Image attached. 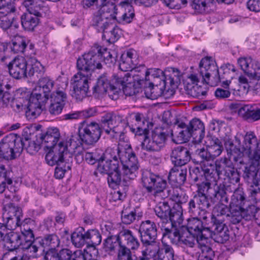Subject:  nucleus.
<instances>
[{
	"label": "nucleus",
	"mask_w": 260,
	"mask_h": 260,
	"mask_svg": "<svg viewBox=\"0 0 260 260\" xmlns=\"http://www.w3.org/2000/svg\"><path fill=\"white\" fill-rule=\"evenodd\" d=\"M76 66L78 71L71 79L73 88L72 96L80 101L88 96V82L98 69L97 52L94 49L85 53L77 59Z\"/></svg>",
	"instance_id": "f257e3e1"
},
{
	"label": "nucleus",
	"mask_w": 260,
	"mask_h": 260,
	"mask_svg": "<svg viewBox=\"0 0 260 260\" xmlns=\"http://www.w3.org/2000/svg\"><path fill=\"white\" fill-rule=\"evenodd\" d=\"M54 86V81L49 77L39 79L38 88L32 91L26 105V115L28 118H36L41 114L42 104L49 100Z\"/></svg>",
	"instance_id": "f03ea898"
},
{
	"label": "nucleus",
	"mask_w": 260,
	"mask_h": 260,
	"mask_svg": "<svg viewBox=\"0 0 260 260\" xmlns=\"http://www.w3.org/2000/svg\"><path fill=\"white\" fill-rule=\"evenodd\" d=\"M112 150L107 148L99 158V172L107 176L109 186L112 188L119 185L121 180L120 165L112 155Z\"/></svg>",
	"instance_id": "7ed1b4c3"
},
{
	"label": "nucleus",
	"mask_w": 260,
	"mask_h": 260,
	"mask_svg": "<svg viewBox=\"0 0 260 260\" xmlns=\"http://www.w3.org/2000/svg\"><path fill=\"white\" fill-rule=\"evenodd\" d=\"M141 180L147 192L155 200L167 198L171 194L166 180L149 171L143 172Z\"/></svg>",
	"instance_id": "20e7f679"
},
{
	"label": "nucleus",
	"mask_w": 260,
	"mask_h": 260,
	"mask_svg": "<svg viewBox=\"0 0 260 260\" xmlns=\"http://www.w3.org/2000/svg\"><path fill=\"white\" fill-rule=\"evenodd\" d=\"M230 147H226V149L230 155V158L240 164L244 163L242 157L244 155L250 158V156L255 154L256 152L260 151V146H258L257 138L252 132L246 134L244 137L243 143L239 148H236L232 143L230 144Z\"/></svg>",
	"instance_id": "39448f33"
},
{
	"label": "nucleus",
	"mask_w": 260,
	"mask_h": 260,
	"mask_svg": "<svg viewBox=\"0 0 260 260\" xmlns=\"http://www.w3.org/2000/svg\"><path fill=\"white\" fill-rule=\"evenodd\" d=\"M78 128V136H72L69 141V150L74 152L75 159L78 164L81 163L84 159L83 144L86 145H93L98 141V136L93 132L89 133Z\"/></svg>",
	"instance_id": "423d86ee"
},
{
	"label": "nucleus",
	"mask_w": 260,
	"mask_h": 260,
	"mask_svg": "<svg viewBox=\"0 0 260 260\" xmlns=\"http://www.w3.org/2000/svg\"><path fill=\"white\" fill-rule=\"evenodd\" d=\"M25 143L22 138L14 134L5 136L0 142V157L12 160L22 152Z\"/></svg>",
	"instance_id": "0eeeda50"
},
{
	"label": "nucleus",
	"mask_w": 260,
	"mask_h": 260,
	"mask_svg": "<svg viewBox=\"0 0 260 260\" xmlns=\"http://www.w3.org/2000/svg\"><path fill=\"white\" fill-rule=\"evenodd\" d=\"M133 77L129 73H125L123 76H114L113 80L114 84H111L108 79L106 74L100 76L99 78V91L101 93L104 94L108 93L110 96V92L114 94H118L121 91V88L124 87L129 83H132Z\"/></svg>",
	"instance_id": "6e6552de"
},
{
	"label": "nucleus",
	"mask_w": 260,
	"mask_h": 260,
	"mask_svg": "<svg viewBox=\"0 0 260 260\" xmlns=\"http://www.w3.org/2000/svg\"><path fill=\"white\" fill-rule=\"evenodd\" d=\"M69 141L66 144L60 142L56 146L52 147L45 156V160L49 165H61V164L72 161V153L69 150Z\"/></svg>",
	"instance_id": "1a4fd4ad"
},
{
	"label": "nucleus",
	"mask_w": 260,
	"mask_h": 260,
	"mask_svg": "<svg viewBox=\"0 0 260 260\" xmlns=\"http://www.w3.org/2000/svg\"><path fill=\"white\" fill-rule=\"evenodd\" d=\"M199 69L202 80L206 84L214 86L220 81L218 67L211 57L202 58L199 63Z\"/></svg>",
	"instance_id": "9d476101"
},
{
	"label": "nucleus",
	"mask_w": 260,
	"mask_h": 260,
	"mask_svg": "<svg viewBox=\"0 0 260 260\" xmlns=\"http://www.w3.org/2000/svg\"><path fill=\"white\" fill-rule=\"evenodd\" d=\"M121 121L120 116L113 115L110 113H104L101 116L100 124H99L100 133L105 132L112 138L116 137L121 133V129L119 128Z\"/></svg>",
	"instance_id": "9b49d317"
},
{
	"label": "nucleus",
	"mask_w": 260,
	"mask_h": 260,
	"mask_svg": "<svg viewBox=\"0 0 260 260\" xmlns=\"http://www.w3.org/2000/svg\"><path fill=\"white\" fill-rule=\"evenodd\" d=\"M15 6L7 0H0V27L7 29L18 19Z\"/></svg>",
	"instance_id": "f8f14e48"
},
{
	"label": "nucleus",
	"mask_w": 260,
	"mask_h": 260,
	"mask_svg": "<svg viewBox=\"0 0 260 260\" xmlns=\"http://www.w3.org/2000/svg\"><path fill=\"white\" fill-rule=\"evenodd\" d=\"M200 82L206 84L202 80V76L200 72L188 75L184 80V88L186 94L193 98H199L203 95L204 92L202 91L201 87L198 85Z\"/></svg>",
	"instance_id": "ddd939ff"
},
{
	"label": "nucleus",
	"mask_w": 260,
	"mask_h": 260,
	"mask_svg": "<svg viewBox=\"0 0 260 260\" xmlns=\"http://www.w3.org/2000/svg\"><path fill=\"white\" fill-rule=\"evenodd\" d=\"M213 223L208 237L212 238L216 242L223 243L227 241L230 237L228 227L219 219H212Z\"/></svg>",
	"instance_id": "4468645a"
},
{
	"label": "nucleus",
	"mask_w": 260,
	"mask_h": 260,
	"mask_svg": "<svg viewBox=\"0 0 260 260\" xmlns=\"http://www.w3.org/2000/svg\"><path fill=\"white\" fill-rule=\"evenodd\" d=\"M157 227L154 222L150 220L142 222L139 229L143 244L154 243L157 237Z\"/></svg>",
	"instance_id": "2eb2a0df"
},
{
	"label": "nucleus",
	"mask_w": 260,
	"mask_h": 260,
	"mask_svg": "<svg viewBox=\"0 0 260 260\" xmlns=\"http://www.w3.org/2000/svg\"><path fill=\"white\" fill-rule=\"evenodd\" d=\"M10 75L16 79L27 77V63L23 57H16L8 64Z\"/></svg>",
	"instance_id": "dca6fc26"
},
{
	"label": "nucleus",
	"mask_w": 260,
	"mask_h": 260,
	"mask_svg": "<svg viewBox=\"0 0 260 260\" xmlns=\"http://www.w3.org/2000/svg\"><path fill=\"white\" fill-rule=\"evenodd\" d=\"M113 20L119 23L127 24L131 23L135 17L134 10L128 2L120 3L115 9Z\"/></svg>",
	"instance_id": "f3484780"
},
{
	"label": "nucleus",
	"mask_w": 260,
	"mask_h": 260,
	"mask_svg": "<svg viewBox=\"0 0 260 260\" xmlns=\"http://www.w3.org/2000/svg\"><path fill=\"white\" fill-rule=\"evenodd\" d=\"M185 228L197 238H200L201 241H206L210 235V228L205 227L202 220L198 218L189 219Z\"/></svg>",
	"instance_id": "a211bd4d"
},
{
	"label": "nucleus",
	"mask_w": 260,
	"mask_h": 260,
	"mask_svg": "<svg viewBox=\"0 0 260 260\" xmlns=\"http://www.w3.org/2000/svg\"><path fill=\"white\" fill-rule=\"evenodd\" d=\"M238 63L241 69L252 79H260V63L249 58H240Z\"/></svg>",
	"instance_id": "6ab92c4d"
},
{
	"label": "nucleus",
	"mask_w": 260,
	"mask_h": 260,
	"mask_svg": "<svg viewBox=\"0 0 260 260\" xmlns=\"http://www.w3.org/2000/svg\"><path fill=\"white\" fill-rule=\"evenodd\" d=\"M60 137V134L58 128L56 127H49L44 133L39 134V139L42 144H44L48 148H51L56 146L57 143Z\"/></svg>",
	"instance_id": "aec40b11"
},
{
	"label": "nucleus",
	"mask_w": 260,
	"mask_h": 260,
	"mask_svg": "<svg viewBox=\"0 0 260 260\" xmlns=\"http://www.w3.org/2000/svg\"><path fill=\"white\" fill-rule=\"evenodd\" d=\"M41 10H35V12L27 11L21 16V24L23 28L28 31H32L39 24L40 18L42 17Z\"/></svg>",
	"instance_id": "412c9836"
},
{
	"label": "nucleus",
	"mask_w": 260,
	"mask_h": 260,
	"mask_svg": "<svg viewBox=\"0 0 260 260\" xmlns=\"http://www.w3.org/2000/svg\"><path fill=\"white\" fill-rule=\"evenodd\" d=\"M102 40L108 44H112L117 41L122 35V30L116 26H113L107 21L103 23Z\"/></svg>",
	"instance_id": "4be33fe9"
},
{
	"label": "nucleus",
	"mask_w": 260,
	"mask_h": 260,
	"mask_svg": "<svg viewBox=\"0 0 260 260\" xmlns=\"http://www.w3.org/2000/svg\"><path fill=\"white\" fill-rule=\"evenodd\" d=\"M8 214L9 216L6 217L7 222L3 223L5 233L7 232V230H14L20 225V217L22 216L21 209L18 207L12 206L9 207Z\"/></svg>",
	"instance_id": "5701e85b"
},
{
	"label": "nucleus",
	"mask_w": 260,
	"mask_h": 260,
	"mask_svg": "<svg viewBox=\"0 0 260 260\" xmlns=\"http://www.w3.org/2000/svg\"><path fill=\"white\" fill-rule=\"evenodd\" d=\"M190 157L188 149L181 146L175 148L171 154L172 161L175 166L185 165L190 160Z\"/></svg>",
	"instance_id": "b1692460"
},
{
	"label": "nucleus",
	"mask_w": 260,
	"mask_h": 260,
	"mask_svg": "<svg viewBox=\"0 0 260 260\" xmlns=\"http://www.w3.org/2000/svg\"><path fill=\"white\" fill-rule=\"evenodd\" d=\"M116 6L111 1L108 0L103 2L100 0V5L99 4V23L100 19L103 21L104 19H113V16L116 15L115 13Z\"/></svg>",
	"instance_id": "393cba45"
},
{
	"label": "nucleus",
	"mask_w": 260,
	"mask_h": 260,
	"mask_svg": "<svg viewBox=\"0 0 260 260\" xmlns=\"http://www.w3.org/2000/svg\"><path fill=\"white\" fill-rule=\"evenodd\" d=\"M119 246H124L132 249H137L139 246L138 239L129 230H122L119 233Z\"/></svg>",
	"instance_id": "a878e982"
},
{
	"label": "nucleus",
	"mask_w": 260,
	"mask_h": 260,
	"mask_svg": "<svg viewBox=\"0 0 260 260\" xmlns=\"http://www.w3.org/2000/svg\"><path fill=\"white\" fill-rule=\"evenodd\" d=\"M187 169L175 166L173 168L168 176L170 182L176 186L184 184L186 180Z\"/></svg>",
	"instance_id": "bb28decb"
},
{
	"label": "nucleus",
	"mask_w": 260,
	"mask_h": 260,
	"mask_svg": "<svg viewBox=\"0 0 260 260\" xmlns=\"http://www.w3.org/2000/svg\"><path fill=\"white\" fill-rule=\"evenodd\" d=\"M185 226H172L170 229L166 225H161L160 228L162 231L164 237H167L170 239L173 244H177L180 243L182 238V233L184 231Z\"/></svg>",
	"instance_id": "cd10ccee"
},
{
	"label": "nucleus",
	"mask_w": 260,
	"mask_h": 260,
	"mask_svg": "<svg viewBox=\"0 0 260 260\" xmlns=\"http://www.w3.org/2000/svg\"><path fill=\"white\" fill-rule=\"evenodd\" d=\"M112 150V155L115 159L118 156L120 161L133 155L135 153L132 150L131 145L126 142H120L116 148H109Z\"/></svg>",
	"instance_id": "c85d7f7f"
},
{
	"label": "nucleus",
	"mask_w": 260,
	"mask_h": 260,
	"mask_svg": "<svg viewBox=\"0 0 260 260\" xmlns=\"http://www.w3.org/2000/svg\"><path fill=\"white\" fill-rule=\"evenodd\" d=\"M67 83H62L56 85L55 89L49 94L50 102L66 105L67 101L66 88Z\"/></svg>",
	"instance_id": "c756f323"
},
{
	"label": "nucleus",
	"mask_w": 260,
	"mask_h": 260,
	"mask_svg": "<svg viewBox=\"0 0 260 260\" xmlns=\"http://www.w3.org/2000/svg\"><path fill=\"white\" fill-rule=\"evenodd\" d=\"M188 125L193 136L194 141L201 143L205 136L204 123L200 119L194 118L190 121Z\"/></svg>",
	"instance_id": "7c9ffc66"
},
{
	"label": "nucleus",
	"mask_w": 260,
	"mask_h": 260,
	"mask_svg": "<svg viewBox=\"0 0 260 260\" xmlns=\"http://www.w3.org/2000/svg\"><path fill=\"white\" fill-rule=\"evenodd\" d=\"M238 115L246 120L257 121L260 119V108L254 110L251 105H245L239 109Z\"/></svg>",
	"instance_id": "2f4dec72"
},
{
	"label": "nucleus",
	"mask_w": 260,
	"mask_h": 260,
	"mask_svg": "<svg viewBox=\"0 0 260 260\" xmlns=\"http://www.w3.org/2000/svg\"><path fill=\"white\" fill-rule=\"evenodd\" d=\"M20 239L21 236L18 233L10 232L8 234L6 232L2 241L5 242V246L9 251H13L22 244Z\"/></svg>",
	"instance_id": "473e14b6"
},
{
	"label": "nucleus",
	"mask_w": 260,
	"mask_h": 260,
	"mask_svg": "<svg viewBox=\"0 0 260 260\" xmlns=\"http://www.w3.org/2000/svg\"><path fill=\"white\" fill-rule=\"evenodd\" d=\"M205 143L209 149V153L211 154L213 160L221 153L223 147L220 140L215 137L207 136L206 138Z\"/></svg>",
	"instance_id": "72a5a7b5"
},
{
	"label": "nucleus",
	"mask_w": 260,
	"mask_h": 260,
	"mask_svg": "<svg viewBox=\"0 0 260 260\" xmlns=\"http://www.w3.org/2000/svg\"><path fill=\"white\" fill-rule=\"evenodd\" d=\"M183 221V210L180 205H175L171 209L169 216V222L172 226H183L181 224Z\"/></svg>",
	"instance_id": "f704fd0d"
},
{
	"label": "nucleus",
	"mask_w": 260,
	"mask_h": 260,
	"mask_svg": "<svg viewBox=\"0 0 260 260\" xmlns=\"http://www.w3.org/2000/svg\"><path fill=\"white\" fill-rule=\"evenodd\" d=\"M172 208L168 202H159L155 207L154 212L156 216L162 221V225L170 224L169 216Z\"/></svg>",
	"instance_id": "c9c22d12"
},
{
	"label": "nucleus",
	"mask_w": 260,
	"mask_h": 260,
	"mask_svg": "<svg viewBox=\"0 0 260 260\" xmlns=\"http://www.w3.org/2000/svg\"><path fill=\"white\" fill-rule=\"evenodd\" d=\"M91 238L89 231L84 232L83 228H78L72 234L71 240L73 244L77 247H81L84 245L85 240Z\"/></svg>",
	"instance_id": "e433bc0d"
},
{
	"label": "nucleus",
	"mask_w": 260,
	"mask_h": 260,
	"mask_svg": "<svg viewBox=\"0 0 260 260\" xmlns=\"http://www.w3.org/2000/svg\"><path fill=\"white\" fill-rule=\"evenodd\" d=\"M38 240L40 245L48 250H55L60 244L58 237L54 234L46 235L43 238Z\"/></svg>",
	"instance_id": "4c0bfd02"
},
{
	"label": "nucleus",
	"mask_w": 260,
	"mask_h": 260,
	"mask_svg": "<svg viewBox=\"0 0 260 260\" xmlns=\"http://www.w3.org/2000/svg\"><path fill=\"white\" fill-rule=\"evenodd\" d=\"M155 260H174L175 252L173 247L162 242V245L157 249Z\"/></svg>",
	"instance_id": "58836bf2"
},
{
	"label": "nucleus",
	"mask_w": 260,
	"mask_h": 260,
	"mask_svg": "<svg viewBox=\"0 0 260 260\" xmlns=\"http://www.w3.org/2000/svg\"><path fill=\"white\" fill-rule=\"evenodd\" d=\"M119 165L121 176H123V179L124 180L127 179H134L136 177L138 172V168L124 162H120V164H119Z\"/></svg>",
	"instance_id": "ea45409f"
},
{
	"label": "nucleus",
	"mask_w": 260,
	"mask_h": 260,
	"mask_svg": "<svg viewBox=\"0 0 260 260\" xmlns=\"http://www.w3.org/2000/svg\"><path fill=\"white\" fill-rule=\"evenodd\" d=\"M196 241L198 242L201 247L203 245V243H200L199 238H197L196 235H193L192 233L189 232L185 227L184 231L182 233V238L180 242L188 247H193L196 244Z\"/></svg>",
	"instance_id": "a19ab883"
},
{
	"label": "nucleus",
	"mask_w": 260,
	"mask_h": 260,
	"mask_svg": "<svg viewBox=\"0 0 260 260\" xmlns=\"http://www.w3.org/2000/svg\"><path fill=\"white\" fill-rule=\"evenodd\" d=\"M202 170L207 181L215 182L219 178L216 172L215 171L214 164H212L207 162V165H204L202 167Z\"/></svg>",
	"instance_id": "79ce46f5"
},
{
	"label": "nucleus",
	"mask_w": 260,
	"mask_h": 260,
	"mask_svg": "<svg viewBox=\"0 0 260 260\" xmlns=\"http://www.w3.org/2000/svg\"><path fill=\"white\" fill-rule=\"evenodd\" d=\"M139 216L137 214L136 210H131L129 208L124 209L121 212L122 222L125 224L133 223Z\"/></svg>",
	"instance_id": "37998d69"
},
{
	"label": "nucleus",
	"mask_w": 260,
	"mask_h": 260,
	"mask_svg": "<svg viewBox=\"0 0 260 260\" xmlns=\"http://www.w3.org/2000/svg\"><path fill=\"white\" fill-rule=\"evenodd\" d=\"M230 210L228 206L223 204H217L213 210L212 219H218L220 217H222L223 220L226 219Z\"/></svg>",
	"instance_id": "c03bdc74"
},
{
	"label": "nucleus",
	"mask_w": 260,
	"mask_h": 260,
	"mask_svg": "<svg viewBox=\"0 0 260 260\" xmlns=\"http://www.w3.org/2000/svg\"><path fill=\"white\" fill-rule=\"evenodd\" d=\"M211 4L212 0H193L191 6L197 13H203Z\"/></svg>",
	"instance_id": "a18cd8bd"
},
{
	"label": "nucleus",
	"mask_w": 260,
	"mask_h": 260,
	"mask_svg": "<svg viewBox=\"0 0 260 260\" xmlns=\"http://www.w3.org/2000/svg\"><path fill=\"white\" fill-rule=\"evenodd\" d=\"M179 125V122L175 123L173 129L172 131L171 135L173 141L177 144H181L186 142L185 138L183 137V130Z\"/></svg>",
	"instance_id": "49530a36"
},
{
	"label": "nucleus",
	"mask_w": 260,
	"mask_h": 260,
	"mask_svg": "<svg viewBox=\"0 0 260 260\" xmlns=\"http://www.w3.org/2000/svg\"><path fill=\"white\" fill-rule=\"evenodd\" d=\"M151 137L161 148L164 146L167 135L161 128H156L152 132Z\"/></svg>",
	"instance_id": "de8ad7c7"
},
{
	"label": "nucleus",
	"mask_w": 260,
	"mask_h": 260,
	"mask_svg": "<svg viewBox=\"0 0 260 260\" xmlns=\"http://www.w3.org/2000/svg\"><path fill=\"white\" fill-rule=\"evenodd\" d=\"M141 147L142 149L148 151H157L161 149L151 137L147 136H145L144 139L141 143Z\"/></svg>",
	"instance_id": "09e8293b"
},
{
	"label": "nucleus",
	"mask_w": 260,
	"mask_h": 260,
	"mask_svg": "<svg viewBox=\"0 0 260 260\" xmlns=\"http://www.w3.org/2000/svg\"><path fill=\"white\" fill-rule=\"evenodd\" d=\"M231 81L226 80L222 83V87H219L216 89L215 95L218 99H224L228 98L231 95V92L229 86Z\"/></svg>",
	"instance_id": "8fccbe9b"
},
{
	"label": "nucleus",
	"mask_w": 260,
	"mask_h": 260,
	"mask_svg": "<svg viewBox=\"0 0 260 260\" xmlns=\"http://www.w3.org/2000/svg\"><path fill=\"white\" fill-rule=\"evenodd\" d=\"M26 47L25 39L20 37L15 38L12 42V45L11 46V50L14 53H23Z\"/></svg>",
	"instance_id": "3c124183"
},
{
	"label": "nucleus",
	"mask_w": 260,
	"mask_h": 260,
	"mask_svg": "<svg viewBox=\"0 0 260 260\" xmlns=\"http://www.w3.org/2000/svg\"><path fill=\"white\" fill-rule=\"evenodd\" d=\"M21 236V246L23 249H27L29 246L34 242V235L32 231L28 230L22 232Z\"/></svg>",
	"instance_id": "603ef678"
},
{
	"label": "nucleus",
	"mask_w": 260,
	"mask_h": 260,
	"mask_svg": "<svg viewBox=\"0 0 260 260\" xmlns=\"http://www.w3.org/2000/svg\"><path fill=\"white\" fill-rule=\"evenodd\" d=\"M171 198L172 201L176 202V205H181V204L186 202L188 197L180 188H176L173 189Z\"/></svg>",
	"instance_id": "864d4df0"
},
{
	"label": "nucleus",
	"mask_w": 260,
	"mask_h": 260,
	"mask_svg": "<svg viewBox=\"0 0 260 260\" xmlns=\"http://www.w3.org/2000/svg\"><path fill=\"white\" fill-rule=\"evenodd\" d=\"M193 201L203 211L208 209L210 206L209 200L206 194L197 193L193 197Z\"/></svg>",
	"instance_id": "5fc2aeb1"
},
{
	"label": "nucleus",
	"mask_w": 260,
	"mask_h": 260,
	"mask_svg": "<svg viewBox=\"0 0 260 260\" xmlns=\"http://www.w3.org/2000/svg\"><path fill=\"white\" fill-rule=\"evenodd\" d=\"M242 218V212L239 208L238 209H233L231 208L230 212L226 215V219L232 224H235L239 223Z\"/></svg>",
	"instance_id": "6e6d98bb"
},
{
	"label": "nucleus",
	"mask_w": 260,
	"mask_h": 260,
	"mask_svg": "<svg viewBox=\"0 0 260 260\" xmlns=\"http://www.w3.org/2000/svg\"><path fill=\"white\" fill-rule=\"evenodd\" d=\"M114 58L107 48L99 49V60L103 61L106 64L111 66L113 63Z\"/></svg>",
	"instance_id": "4d7b16f0"
},
{
	"label": "nucleus",
	"mask_w": 260,
	"mask_h": 260,
	"mask_svg": "<svg viewBox=\"0 0 260 260\" xmlns=\"http://www.w3.org/2000/svg\"><path fill=\"white\" fill-rule=\"evenodd\" d=\"M143 244L145 245V248L142 251V255L145 256L146 259L153 258V260H155L157 254V249H156L155 246L153 243Z\"/></svg>",
	"instance_id": "13d9d810"
},
{
	"label": "nucleus",
	"mask_w": 260,
	"mask_h": 260,
	"mask_svg": "<svg viewBox=\"0 0 260 260\" xmlns=\"http://www.w3.org/2000/svg\"><path fill=\"white\" fill-rule=\"evenodd\" d=\"M118 245L119 246V235L108 237L104 243V248L106 251H109L114 250Z\"/></svg>",
	"instance_id": "bf43d9fd"
},
{
	"label": "nucleus",
	"mask_w": 260,
	"mask_h": 260,
	"mask_svg": "<svg viewBox=\"0 0 260 260\" xmlns=\"http://www.w3.org/2000/svg\"><path fill=\"white\" fill-rule=\"evenodd\" d=\"M44 67L40 62L36 61L34 64L31 66L28 72V75L29 77L33 76L36 74V76L39 78L41 77L45 73Z\"/></svg>",
	"instance_id": "052dcab7"
},
{
	"label": "nucleus",
	"mask_w": 260,
	"mask_h": 260,
	"mask_svg": "<svg viewBox=\"0 0 260 260\" xmlns=\"http://www.w3.org/2000/svg\"><path fill=\"white\" fill-rule=\"evenodd\" d=\"M23 141L25 143L24 148L25 147L27 152L30 154H34L36 153L41 148V145L39 142H36L35 141L29 140L27 139H25Z\"/></svg>",
	"instance_id": "680f3d73"
},
{
	"label": "nucleus",
	"mask_w": 260,
	"mask_h": 260,
	"mask_svg": "<svg viewBox=\"0 0 260 260\" xmlns=\"http://www.w3.org/2000/svg\"><path fill=\"white\" fill-rule=\"evenodd\" d=\"M71 169L70 161L63 163L61 165H57L55 169L54 176L57 179H61L64 177L65 173Z\"/></svg>",
	"instance_id": "e2e57ef3"
},
{
	"label": "nucleus",
	"mask_w": 260,
	"mask_h": 260,
	"mask_svg": "<svg viewBox=\"0 0 260 260\" xmlns=\"http://www.w3.org/2000/svg\"><path fill=\"white\" fill-rule=\"evenodd\" d=\"M137 60H131L129 58H125L124 55H122L121 60L119 63V68L121 70L126 72L131 70L137 64Z\"/></svg>",
	"instance_id": "0e129e2a"
},
{
	"label": "nucleus",
	"mask_w": 260,
	"mask_h": 260,
	"mask_svg": "<svg viewBox=\"0 0 260 260\" xmlns=\"http://www.w3.org/2000/svg\"><path fill=\"white\" fill-rule=\"evenodd\" d=\"M85 252L87 260H98V249L94 243L88 244Z\"/></svg>",
	"instance_id": "69168bd1"
},
{
	"label": "nucleus",
	"mask_w": 260,
	"mask_h": 260,
	"mask_svg": "<svg viewBox=\"0 0 260 260\" xmlns=\"http://www.w3.org/2000/svg\"><path fill=\"white\" fill-rule=\"evenodd\" d=\"M258 209L254 205L249 206L246 210L242 211L243 218L246 220L255 219Z\"/></svg>",
	"instance_id": "338daca9"
},
{
	"label": "nucleus",
	"mask_w": 260,
	"mask_h": 260,
	"mask_svg": "<svg viewBox=\"0 0 260 260\" xmlns=\"http://www.w3.org/2000/svg\"><path fill=\"white\" fill-rule=\"evenodd\" d=\"M202 249V253L200 254L198 260H212L211 255L212 254L211 249L206 246L204 242L200 247Z\"/></svg>",
	"instance_id": "774afa93"
}]
</instances>
